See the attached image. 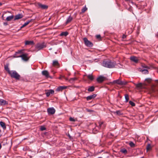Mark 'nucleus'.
Listing matches in <instances>:
<instances>
[{"label":"nucleus","instance_id":"nucleus-1","mask_svg":"<svg viewBox=\"0 0 158 158\" xmlns=\"http://www.w3.org/2000/svg\"><path fill=\"white\" fill-rule=\"evenodd\" d=\"M102 65L106 68H114L116 63L114 62H112L110 60L104 61L102 63Z\"/></svg>","mask_w":158,"mask_h":158},{"label":"nucleus","instance_id":"nucleus-2","mask_svg":"<svg viewBox=\"0 0 158 158\" xmlns=\"http://www.w3.org/2000/svg\"><path fill=\"white\" fill-rule=\"evenodd\" d=\"M12 78L19 80L20 79V76L15 71L12 70L9 74Z\"/></svg>","mask_w":158,"mask_h":158},{"label":"nucleus","instance_id":"nucleus-3","mask_svg":"<svg viewBox=\"0 0 158 158\" xmlns=\"http://www.w3.org/2000/svg\"><path fill=\"white\" fill-rule=\"evenodd\" d=\"M46 47V44L45 43H39L37 44L36 46V48L38 50H41Z\"/></svg>","mask_w":158,"mask_h":158},{"label":"nucleus","instance_id":"nucleus-4","mask_svg":"<svg viewBox=\"0 0 158 158\" xmlns=\"http://www.w3.org/2000/svg\"><path fill=\"white\" fill-rule=\"evenodd\" d=\"M17 57H21L22 59L24 61H27L29 59V57H28V54L27 53H25L20 56H18Z\"/></svg>","mask_w":158,"mask_h":158},{"label":"nucleus","instance_id":"nucleus-5","mask_svg":"<svg viewBox=\"0 0 158 158\" xmlns=\"http://www.w3.org/2000/svg\"><path fill=\"white\" fill-rule=\"evenodd\" d=\"M83 40L86 46L89 47H92L93 46V43L89 41L86 38H84Z\"/></svg>","mask_w":158,"mask_h":158},{"label":"nucleus","instance_id":"nucleus-6","mask_svg":"<svg viewBox=\"0 0 158 158\" xmlns=\"http://www.w3.org/2000/svg\"><path fill=\"white\" fill-rule=\"evenodd\" d=\"M106 80V78L102 76H100L97 79V82L101 83Z\"/></svg>","mask_w":158,"mask_h":158},{"label":"nucleus","instance_id":"nucleus-7","mask_svg":"<svg viewBox=\"0 0 158 158\" xmlns=\"http://www.w3.org/2000/svg\"><path fill=\"white\" fill-rule=\"evenodd\" d=\"M47 112L48 114H53L55 112V110L53 107L49 108L47 109Z\"/></svg>","mask_w":158,"mask_h":158},{"label":"nucleus","instance_id":"nucleus-8","mask_svg":"<svg viewBox=\"0 0 158 158\" xmlns=\"http://www.w3.org/2000/svg\"><path fill=\"white\" fill-rule=\"evenodd\" d=\"M8 104V102L3 99H0V105L1 106H5Z\"/></svg>","mask_w":158,"mask_h":158},{"label":"nucleus","instance_id":"nucleus-9","mask_svg":"<svg viewBox=\"0 0 158 158\" xmlns=\"http://www.w3.org/2000/svg\"><path fill=\"white\" fill-rule=\"evenodd\" d=\"M54 91L53 89H49L46 91V94L47 97H49L51 94H53L54 93Z\"/></svg>","mask_w":158,"mask_h":158},{"label":"nucleus","instance_id":"nucleus-10","mask_svg":"<svg viewBox=\"0 0 158 158\" xmlns=\"http://www.w3.org/2000/svg\"><path fill=\"white\" fill-rule=\"evenodd\" d=\"M97 96V95L94 94L87 97L86 98L87 101H89L92 99L94 98Z\"/></svg>","mask_w":158,"mask_h":158},{"label":"nucleus","instance_id":"nucleus-11","mask_svg":"<svg viewBox=\"0 0 158 158\" xmlns=\"http://www.w3.org/2000/svg\"><path fill=\"white\" fill-rule=\"evenodd\" d=\"M23 17V15L22 14H18L16 15L15 17L14 20H18L22 18Z\"/></svg>","mask_w":158,"mask_h":158},{"label":"nucleus","instance_id":"nucleus-12","mask_svg":"<svg viewBox=\"0 0 158 158\" xmlns=\"http://www.w3.org/2000/svg\"><path fill=\"white\" fill-rule=\"evenodd\" d=\"M9 64H6L4 65V67L5 70L9 74L11 71L10 70L9 68Z\"/></svg>","mask_w":158,"mask_h":158},{"label":"nucleus","instance_id":"nucleus-13","mask_svg":"<svg viewBox=\"0 0 158 158\" xmlns=\"http://www.w3.org/2000/svg\"><path fill=\"white\" fill-rule=\"evenodd\" d=\"M39 7L43 9H46L48 8V6L42 4L41 3H38Z\"/></svg>","mask_w":158,"mask_h":158},{"label":"nucleus","instance_id":"nucleus-14","mask_svg":"<svg viewBox=\"0 0 158 158\" xmlns=\"http://www.w3.org/2000/svg\"><path fill=\"white\" fill-rule=\"evenodd\" d=\"M130 59L131 61L135 62V63H137L138 61V60L137 57L135 56H131Z\"/></svg>","mask_w":158,"mask_h":158},{"label":"nucleus","instance_id":"nucleus-15","mask_svg":"<svg viewBox=\"0 0 158 158\" xmlns=\"http://www.w3.org/2000/svg\"><path fill=\"white\" fill-rule=\"evenodd\" d=\"M42 74L43 75L45 76L46 77H49V73L47 70H44L42 72Z\"/></svg>","mask_w":158,"mask_h":158},{"label":"nucleus","instance_id":"nucleus-16","mask_svg":"<svg viewBox=\"0 0 158 158\" xmlns=\"http://www.w3.org/2000/svg\"><path fill=\"white\" fill-rule=\"evenodd\" d=\"M66 88V87L65 86H60L56 88V90L57 91H61Z\"/></svg>","mask_w":158,"mask_h":158},{"label":"nucleus","instance_id":"nucleus-17","mask_svg":"<svg viewBox=\"0 0 158 158\" xmlns=\"http://www.w3.org/2000/svg\"><path fill=\"white\" fill-rule=\"evenodd\" d=\"M23 50H18L17 52H15V53L14 54V57H18L17 56L18 55L17 54H20L23 53ZM18 56H20V55H18Z\"/></svg>","mask_w":158,"mask_h":158},{"label":"nucleus","instance_id":"nucleus-18","mask_svg":"<svg viewBox=\"0 0 158 158\" xmlns=\"http://www.w3.org/2000/svg\"><path fill=\"white\" fill-rule=\"evenodd\" d=\"M72 19H73V18L71 16H69L68 19L67 20L66 22L65 23L66 24H67L69 23L70 22L72 21Z\"/></svg>","mask_w":158,"mask_h":158},{"label":"nucleus","instance_id":"nucleus-19","mask_svg":"<svg viewBox=\"0 0 158 158\" xmlns=\"http://www.w3.org/2000/svg\"><path fill=\"white\" fill-rule=\"evenodd\" d=\"M0 125L4 129H6L5 124L4 122L2 121L0 122Z\"/></svg>","mask_w":158,"mask_h":158},{"label":"nucleus","instance_id":"nucleus-20","mask_svg":"<svg viewBox=\"0 0 158 158\" xmlns=\"http://www.w3.org/2000/svg\"><path fill=\"white\" fill-rule=\"evenodd\" d=\"M94 86H91L89 87L88 91L89 92H93L94 90Z\"/></svg>","mask_w":158,"mask_h":158},{"label":"nucleus","instance_id":"nucleus-21","mask_svg":"<svg viewBox=\"0 0 158 158\" xmlns=\"http://www.w3.org/2000/svg\"><path fill=\"white\" fill-rule=\"evenodd\" d=\"M14 17V16L13 15L10 16L6 18V20L7 21H10L13 19Z\"/></svg>","mask_w":158,"mask_h":158},{"label":"nucleus","instance_id":"nucleus-22","mask_svg":"<svg viewBox=\"0 0 158 158\" xmlns=\"http://www.w3.org/2000/svg\"><path fill=\"white\" fill-rule=\"evenodd\" d=\"M68 34V32L67 31H64L61 33V34H60V36H66Z\"/></svg>","mask_w":158,"mask_h":158},{"label":"nucleus","instance_id":"nucleus-23","mask_svg":"<svg viewBox=\"0 0 158 158\" xmlns=\"http://www.w3.org/2000/svg\"><path fill=\"white\" fill-rule=\"evenodd\" d=\"M140 71L144 74H148V71L147 69H141Z\"/></svg>","mask_w":158,"mask_h":158},{"label":"nucleus","instance_id":"nucleus-24","mask_svg":"<svg viewBox=\"0 0 158 158\" xmlns=\"http://www.w3.org/2000/svg\"><path fill=\"white\" fill-rule=\"evenodd\" d=\"M33 44V41H26L25 43V44L26 45H29L30 44Z\"/></svg>","mask_w":158,"mask_h":158},{"label":"nucleus","instance_id":"nucleus-25","mask_svg":"<svg viewBox=\"0 0 158 158\" xmlns=\"http://www.w3.org/2000/svg\"><path fill=\"white\" fill-rule=\"evenodd\" d=\"M87 78L91 81H92L94 79V77L92 74H89L87 75Z\"/></svg>","mask_w":158,"mask_h":158},{"label":"nucleus","instance_id":"nucleus-26","mask_svg":"<svg viewBox=\"0 0 158 158\" xmlns=\"http://www.w3.org/2000/svg\"><path fill=\"white\" fill-rule=\"evenodd\" d=\"M52 65L54 66H58L59 65V64L57 61L54 60L53 62Z\"/></svg>","mask_w":158,"mask_h":158},{"label":"nucleus","instance_id":"nucleus-27","mask_svg":"<svg viewBox=\"0 0 158 158\" xmlns=\"http://www.w3.org/2000/svg\"><path fill=\"white\" fill-rule=\"evenodd\" d=\"M135 85L136 87L137 88H142L143 87V85L141 83H139L138 84H136Z\"/></svg>","mask_w":158,"mask_h":158},{"label":"nucleus","instance_id":"nucleus-28","mask_svg":"<svg viewBox=\"0 0 158 158\" xmlns=\"http://www.w3.org/2000/svg\"><path fill=\"white\" fill-rule=\"evenodd\" d=\"M152 147L151 145L150 144H148L146 148V150L147 152H148V151L150 150L151 149Z\"/></svg>","mask_w":158,"mask_h":158},{"label":"nucleus","instance_id":"nucleus-29","mask_svg":"<svg viewBox=\"0 0 158 158\" xmlns=\"http://www.w3.org/2000/svg\"><path fill=\"white\" fill-rule=\"evenodd\" d=\"M120 152L122 153H124L125 154H127V150L126 149H124V148H123V149H121L120 150Z\"/></svg>","mask_w":158,"mask_h":158},{"label":"nucleus","instance_id":"nucleus-30","mask_svg":"<svg viewBox=\"0 0 158 158\" xmlns=\"http://www.w3.org/2000/svg\"><path fill=\"white\" fill-rule=\"evenodd\" d=\"M77 80V78L75 77L71 78L70 79L69 81L71 83H73L75 81Z\"/></svg>","mask_w":158,"mask_h":158},{"label":"nucleus","instance_id":"nucleus-31","mask_svg":"<svg viewBox=\"0 0 158 158\" xmlns=\"http://www.w3.org/2000/svg\"><path fill=\"white\" fill-rule=\"evenodd\" d=\"M32 20V19L30 20H28L25 23L23 24V26H26L30 22H31Z\"/></svg>","mask_w":158,"mask_h":158},{"label":"nucleus","instance_id":"nucleus-32","mask_svg":"<svg viewBox=\"0 0 158 158\" xmlns=\"http://www.w3.org/2000/svg\"><path fill=\"white\" fill-rule=\"evenodd\" d=\"M120 81H121L119 79L116 80H114L113 81V83H116V84H117L120 85Z\"/></svg>","mask_w":158,"mask_h":158},{"label":"nucleus","instance_id":"nucleus-33","mask_svg":"<svg viewBox=\"0 0 158 158\" xmlns=\"http://www.w3.org/2000/svg\"><path fill=\"white\" fill-rule=\"evenodd\" d=\"M125 98L126 100V102H127L129 100V96L128 94H126L125 95Z\"/></svg>","mask_w":158,"mask_h":158},{"label":"nucleus","instance_id":"nucleus-34","mask_svg":"<svg viewBox=\"0 0 158 158\" xmlns=\"http://www.w3.org/2000/svg\"><path fill=\"white\" fill-rule=\"evenodd\" d=\"M127 82L125 81H121L120 82V85H126L127 84Z\"/></svg>","mask_w":158,"mask_h":158},{"label":"nucleus","instance_id":"nucleus-35","mask_svg":"<svg viewBox=\"0 0 158 158\" xmlns=\"http://www.w3.org/2000/svg\"><path fill=\"white\" fill-rule=\"evenodd\" d=\"M129 144L131 147L134 148L135 147V144L132 142H130Z\"/></svg>","mask_w":158,"mask_h":158},{"label":"nucleus","instance_id":"nucleus-36","mask_svg":"<svg viewBox=\"0 0 158 158\" xmlns=\"http://www.w3.org/2000/svg\"><path fill=\"white\" fill-rule=\"evenodd\" d=\"M145 81H147L148 83H150L152 81V79L151 78H146L145 79Z\"/></svg>","mask_w":158,"mask_h":158},{"label":"nucleus","instance_id":"nucleus-37","mask_svg":"<svg viewBox=\"0 0 158 158\" xmlns=\"http://www.w3.org/2000/svg\"><path fill=\"white\" fill-rule=\"evenodd\" d=\"M114 113L118 115H120L122 114L120 110H117L114 112Z\"/></svg>","mask_w":158,"mask_h":158},{"label":"nucleus","instance_id":"nucleus-38","mask_svg":"<svg viewBox=\"0 0 158 158\" xmlns=\"http://www.w3.org/2000/svg\"><path fill=\"white\" fill-rule=\"evenodd\" d=\"M87 10V8L85 6L82 9L81 12L82 13H84Z\"/></svg>","mask_w":158,"mask_h":158},{"label":"nucleus","instance_id":"nucleus-39","mask_svg":"<svg viewBox=\"0 0 158 158\" xmlns=\"http://www.w3.org/2000/svg\"><path fill=\"white\" fill-rule=\"evenodd\" d=\"M129 104L132 106H135V104L133 102L130 101L129 102Z\"/></svg>","mask_w":158,"mask_h":158},{"label":"nucleus","instance_id":"nucleus-40","mask_svg":"<svg viewBox=\"0 0 158 158\" xmlns=\"http://www.w3.org/2000/svg\"><path fill=\"white\" fill-rule=\"evenodd\" d=\"M40 129L41 131H43L46 129V128L43 126H41L40 127Z\"/></svg>","mask_w":158,"mask_h":158},{"label":"nucleus","instance_id":"nucleus-41","mask_svg":"<svg viewBox=\"0 0 158 158\" xmlns=\"http://www.w3.org/2000/svg\"><path fill=\"white\" fill-rule=\"evenodd\" d=\"M142 67L143 68H146V69H149V68L147 66L145 65V64H143L142 65Z\"/></svg>","mask_w":158,"mask_h":158},{"label":"nucleus","instance_id":"nucleus-42","mask_svg":"<svg viewBox=\"0 0 158 158\" xmlns=\"http://www.w3.org/2000/svg\"><path fill=\"white\" fill-rule=\"evenodd\" d=\"M69 120L72 122L75 121V120L72 117H70L69 118Z\"/></svg>","mask_w":158,"mask_h":158},{"label":"nucleus","instance_id":"nucleus-43","mask_svg":"<svg viewBox=\"0 0 158 158\" xmlns=\"http://www.w3.org/2000/svg\"><path fill=\"white\" fill-rule=\"evenodd\" d=\"M117 66H118L119 68H123V66L120 64H117Z\"/></svg>","mask_w":158,"mask_h":158},{"label":"nucleus","instance_id":"nucleus-44","mask_svg":"<svg viewBox=\"0 0 158 158\" xmlns=\"http://www.w3.org/2000/svg\"><path fill=\"white\" fill-rule=\"evenodd\" d=\"M103 123V122L99 123V125L98 127L99 128H100L101 127V126H102V124Z\"/></svg>","mask_w":158,"mask_h":158},{"label":"nucleus","instance_id":"nucleus-45","mask_svg":"<svg viewBox=\"0 0 158 158\" xmlns=\"http://www.w3.org/2000/svg\"><path fill=\"white\" fill-rule=\"evenodd\" d=\"M96 37L97 39H101V35H96Z\"/></svg>","mask_w":158,"mask_h":158},{"label":"nucleus","instance_id":"nucleus-46","mask_svg":"<svg viewBox=\"0 0 158 158\" xmlns=\"http://www.w3.org/2000/svg\"><path fill=\"white\" fill-rule=\"evenodd\" d=\"M86 110L88 112H92L93 111V110H89V109H86Z\"/></svg>","mask_w":158,"mask_h":158},{"label":"nucleus","instance_id":"nucleus-47","mask_svg":"<svg viewBox=\"0 0 158 158\" xmlns=\"http://www.w3.org/2000/svg\"><path fill=\"white\" fill-rule=\"evenodd\" d=\"M62 77H64L66 80H68L67 79V78L64 77L63 76H60V77H59V78L60 79H61Z\"/></svg>","mask_w":158,"mask_h":158},{"label":"nucleus","instance_id":"nucleus-48","mask_svg":"<svg viewBox=\"0 0 158 158\" xmlns=\"http://www.w3.org/2000/svg\"><path fill=\"white\" fill-rule=\"evenodd\" d=\"M126 36L125 35H123V39H125L126 38Z\"/></svg>","mask_w":158,"mask_h":158},{"label":"nucleus","instance_id":"nucleus-49","mask_svg":"<svg viewBox=\"0 0 158 158\" xmlns=\"http://www.w3.org/2000/svg\"><path fill=\"white\" fill-rule=\"evenodd\" d=\"M1 147H2V145H1V143H0V149L1 148Z\"/></svg>","mask_w":158,"mask_h":158},{"label":"nucleus","instance_id":"nucleus-50","mask_svg":"<svg viewBox=\"0 0 158 158\" xmlns=\"http://www.w3.org/2000/svg\"><path fill=\"white\" fill-rule=\"evenodd\" d=\"M25 26H23V24L22 26L21 27V28H22L23 27H24Z\"/></svg>","mask_w":158,"mask_h":158},{"label":"nucleus","instance_id":"nucleus-51","mask_svg":"<svg viewBox=\"0 0 158 158\" xmlns=\"http://www.w3.org/2000/svg\"><path fill=\"white\" fill-rule=\"evenodd\" d=\"M4 24L5 25H7V24L6 23H4Z\"/></svg>","mask_w":158,"mask_h":158},{"label":"nucleus","instance_id":"nucleus-52","mask_svg":"<svg viewBox=\"0 0 158 158\" xmlns=\"http://www.w3.org/2000/svg\"><path fill=\"white\" fill-rule=\"evenodd\" d=\"M2 5V3L0 2V6H1V5Z\"/></svg>","mask_w":158,"mask_h":158},{"label":"nucleus","instance_id":"nucleus-53","mask_svg":"<svg viewBox=\"0 0 158 158\" xmlns=\"http://www.w3.org/2000/svg\"><path fill=\"white\" fill-rule=\"evenodd\" d=\"M155 81H157L158 82V80H155Z\"/></svg>","mask_w":158,"mask_h":158},{"label":"nucleus","instance_id":"nucleus-54","mask_svg":"<svg viewBox=\"0 0 158 158\" xmlns=\"http://www.w3.org/2000/svg\"><path fill=\"white\" fill-rule=\"evenodd\" d=\"M125 1H129V0H125Z\"/></svg>","mask_w":158,"mask_h":158},{"label":"nucleus","instance_id":"nucleus-55","mask_svg":"<svg viewBox=\"0 0 158 158\" xmlns=\"http://www.w3.org/2000/svg\"><path fill=\"white\" fill-rule=\"evenodd\" d=\"M17 55H21V54H17Z\"/></svg>","mask_w":158,"mask_h":158}]
</instances>
